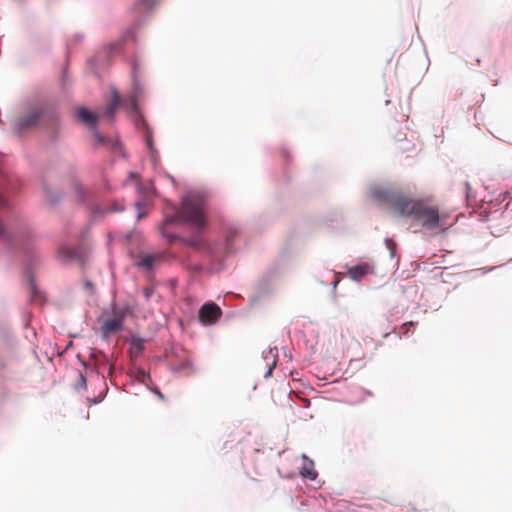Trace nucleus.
<instances>
[{
	"label": "nucleus",
	"instance_id": "f257e3e1",
	"mask_svg": "<svg viewBox=\"0 0 512 512\" xmlns=\"http://www.w3.org/2000/svg\"><path fill=\"white\" fill-rule=\"evenodd\" d=\"M378 197L400 217H411L428 230L440 227L438 208L425 200H411L395 189H382L378 191Z\"/></svg>",
	"mask_w": 512,
	"mask_h": 512
},
{
	"label": "nucleus",
	"instance_id": "f03ea898",
	"mask_svg": "<svg viewBox=\"0 0 512 512\" xmlns=\"http://www.w3.org/2000/svg\"><path fill=\"white\" fill-rule=\"evenodd\" d=\"M206 196L201 192L187 193L181 203L180 209L175 215L167 216L165 222H183L201 231L206 226L205 217Z\"/></svg>",
	"mask_w": 512,
	"mask_h": 512
},
{
	"label": "nucleus",
	"instance_id": "7ed1b4c3",
	"mask_svg": "<svg viewBox=\"0 0 512 512\" xmlns=\"http://www.w3.org/2000/svg\"><path fill=\"white\" fill-rule=\"evenodd\" d=\"M47 107L43 104L27 106L13 122V131L21 134L35 129L46 117Z\"/></svg>",
	"mask_w": 512,
	"mask_h": 512
},
{
	"label": "nucleus",
	"instance_id": "20e7f679",
	"mask_svg": "<svg viewBox=\"0 0 512 512\" xmlns=\"http://www.w3.org/2000/svg\"><path fill=\"white\" fill-rule=\"evenodd\" d=\"M129 311L128 307L120 308L115 305L112 306V317L103 321L101 325V332L103 336L107 337L110 334H115L122 328V322Z\"/></svg>",
	"mask_w": 512,
	"mask_h": 512
},
{
	"label": "nucleus",
	"instance_id": "39448f33",
	"mask_svg": "<svg viewBox=\"0 0 512 512\" xmlns=\"http://www.w3.org/2000/svg\"><path fill=\"white\" fill-rule=\"evenodd\" d=\"M222 311L220 307L213 303H205L199 310L198 318L199 321L204 324H214L221 317Z\"/></svg>",
	"mask_w": 512,
	"mask_h": 512
},
{
	"label": "nucleus",
	"instance_id": "423d86ee",
	"mask_svg": "<svg viewBox=\"0 0 512 512\" xmlns=\"http://www.w3.org/2000/svg\"><path fill=\"white\" fill-rule=\"evenodd\" d=\"M77 117L80 121L92 128H95L98 121V115L84 107H81L77 110Z\"/></svg>",
	"mask_w": 512,
	"mask_h": 512
},
{
	"label": "nucleus",
	"instance_id": "0eeeda50",
	"mask_svg": "<svg viewBox=\"0 0 512 512\" xmlns=\"http://www.w3.org/2000/svg\"><path fill=\"white\" fill-rule=\"evenodd\" d=\"M304 460L303 466L300 469V475L303 478L314 480L317 477V472L314 469V462L310 460L305 454L302 455Z\"/></svg>",
	"mask_w": 512,
	"mask_h": 512
},
{
	"label": "nucleus",
	"instance_id": "6e6552de",
	"mask_svg": "<svg viewBox=\"0 0 512 512\" xmlns=\"http://www.w3.org/2000/svg\"><path fill=\"white\" fill-rule=\"evenodd\" d=\"M182 242L196 250H206L208 253H212L211 247L200 237L183 238Z\"/></svg>",
	"mask_w": 512,
	"mask_h": 512
},
{
	"label": "nucleus",
	"instance_id": "1a4fd4ad",
	"mask_svg": "<svg viewBox=\"0 0 512 512\" xmlns=\"http://www.w3.org/2000/svg\"><path fill=\"white\" fill-rule=\"evenodd\" d=\"M369 265L367 263H362L356 266H353L349 269V276L356 281L361 280L366 274L369 272Z\"/></svg>",
	"mask_w": 512,
	"mask_h": 512
},
{
	"label": "nucleus",
	"instance_id": "9d476101",
	"mask_svg": "<svg viewBox=\"0 0 512 512\" xmlns=\"http://www.w3.org/2000/svg\"><path fill=\"white\" fill-rule=\"evenodd\" d=\"M118 105H119V96H118L117 91L113 90L111 101L105 110L106 116L109 118H112Z\"/></svg>",
	"mask_w": 512,
	"mask_h": 512
},
{
	"label": "nucleus",
	"instance_id": "9b49d317",
	"mask_svg": "<svg viewBox=\"0 0 512 512\" xmlns=\"http://www.w3.org/2000/svg\"><path fill=\"white\" fill-rule=\"evenodd\" d=\"M157 259H158V257L155 255H151V254L144 255L141 258L138 265L143 268H152Z\"/></svg>",
	"mask_w": 512,
	"mask_h": 512
},
{
	"label": "nucleus",
	"instance_id": "f8f14e48",
	"mask_svg": "<svg viewBox=\"0 0 512 512\" xmlns=\"http://www.w3.org/2000/svg\"><path fill=\"white\" fill-rule=\"evenodd\" d=\"M60 253L63 255L66 259H77L79 258V252L75 248L70 247H62L60 249Z\"/></svg>",
	"mask_w": 512,
	"mask_h": 512
},
{
	"label": "nucleus",
	"instance_id": "ddd939ff",
	"mask_svg": "<svg viewBox=\"0 0 512 512\" xmlns=\"http://www.w3.org/2000/svg\"><path fill=\"white\" fill-rule=\"evenodd\" d=\"M155 5V0H139L137 7L140 11L150 10Z\"/></svg>",
	"mask_w": 512,
	"mask_h": 512
},
{
	"label": "nucleus",
	"instance_id": "4468645a",
	"mask_svg": "<svg viewBox=\"0 0 512 512\" xmlns=\"http://www.w3.org/2000/svg\"><path fill=\"white\" fill-rule=\"evenodd\" d=\"M415 322L413 321H409V322H406V323H403L401 325V330L403 332V334H408L409 330L411 327H414L415 326Z\"/></svg>",
	"mask_w": 512,
	"mask_h": 512
},
{
	"label": "nucleus",
	"instance_id": "2eb2a0df",
	"mask_svg": "<svg viewBox=\"0 0 512 512\" xmlns=\"http://www.w3.org/2000/svg\"><path fill=\"white\" fill-rule=\"evenodd\" d=\"M76 388H83V389L86 388V377L82 373L79 374Z\"/></svg>",
	"mask_w": 512,
	"mask_h": 512
},
{
	"label": "nucleus",
	"instance_id": "dca6fc26",
	"mask_svg": "<svg viewBox=\"0 0 512 512\" xmlns=\"http://www.w3.org/2000/svg\"><path fill=\"white\" fill-rule=\"evenodd\" d=\"M0 237L7 240L9 239V236L7 235V233L5 232L2 224L0 223Z\"/></svg>",
	"mask_w": 512,
	"mask_h": 512
},
{
	"label": "nucleus",
	"instance_id": "f3484780",
	"mask_svg": "<svg viewBox=\"0 0 512 512\" xmlns=\"http://www.w3.org/2000/svg\"><path fill=\"white\" fill-rule=\"evenodd\" d=\"M275 364H276V361H275V360H273V363H272V365L268 368V370H267V372H266V374H265V377H270V376H271V374H272V370H273V368H274Z\"/></svg>",
	"mask_w": 512,
	"mask_h": 512
},
{
	"label": "nucleus",
	"instance_id": "a211bd4d",
	"mask_svg": "<svg viewBox=\"0 0 512 512\" xmlns=\"http://www.w3.org/2000/svg\"><path fill=\"white\" fill-rule=\"evenodd\" d=\"M143 293L145 298L148 299L152 295L153 291L150 288H145Z\"/></svg>",
	"mask_w": 512,
	"mask_h": 512
},
{
	"label": "nucleus",
	"instance_id": "6ab92c4d",
	"mask_svg": "<svg viewBox=\"0 0 512 512\" xmlns=\"http://www.w3.org/2000/svg\"><path fill=\"white\" fill-rule=\"evenodd\" d=\"M122 209H123V207H122V206H119V207H118V206H114V207L111 209V211H121Z\"/></svg>",
	"mask_w": 512,
	"mask_h": 512
},
{
	"label": "nucleus",
	"instance_id": "aec40b11",
	"mask_svg": "<svg viewBox=\"0 0 512 512\" xmlns=\"http://www.w3.org/2000/svg\"><path fill=\"white\" fill-rule=\"evenodd\" d=\"M386 243H387V245H388L389 247H390V245H391V244H393L392 240H390V239H387V240H386Z\"/></svg>",
	"mask_w": 512,
	"mask_h": 512
},
{
	"label": "nucleus",
	"instance_id": "412c9836",
	"mask_svg": "<svg viewBox=\"0 0 512 512\" xmlns=\"http://www.w3.org/2000/svg\"><path fill=\"white\" fill-rule=\"evenodd\" d=\"M95 136L98 138L99 141H101V137L98 133H96Z\"/></svg>",
	"mask_w": 512,
	"mask_h": 512
}]
</instances>
